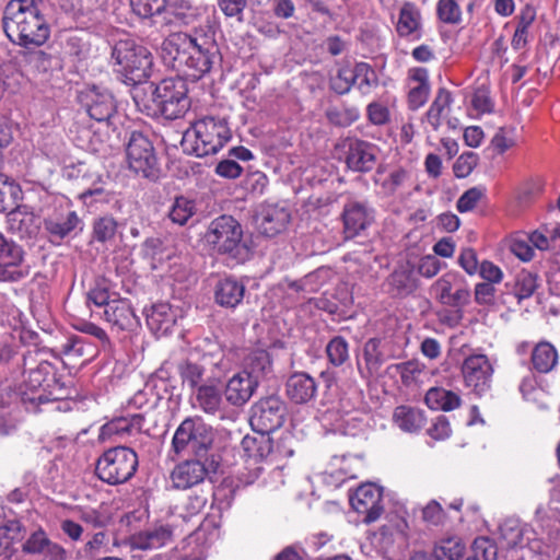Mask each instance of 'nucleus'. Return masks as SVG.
<instances>
[{
  "instance_id": "1",
  "label": "nucleus",
  "mask_w": 560,
  "mask_h": 560,
  "mask_svg": "<svg viewBox=\"0 0 560 560\" xmlns=\"http://www.w3.org/2000/svg\"><path fill=\"white\" fill-rule=\"evenodd\" d=\"M163 50L170 55L173 67L182 70L192 80L209 73L221 61L214 39L207 35L174 33L163 43Z\"/></svg>"
},
{
  "instance_id": "2",
  "label": "nucleus",
  "mask_w": 560,
  "mask_h": 560,
  "mask_svg": "<svg viewBox=\"0 0 560 560\" xmlns=\"http://www.w3.org/2000/svg\"><path fill=\"white\" fill-rule=\"evenodd\" d=\"M43 0H9L3 9L2 27L9 40L32 49L44 45L50 26L42 12Z\"/></svg>"
},
{
  "instance_id": "3",
  "label": "nucleus",
  "mask_w": 560,
  "mask_h": 560,
  "mask_svg": "<svg viewBox=\"0 0 560 560\" xmlns=\"http://www.w3.org/2000/svg\"><path fill=\"white\" fill-rule=\"evenodd\" d=\"M150 96L136 88L133 101L138 108L150 117L174 120L182 118L190 108L187 83L180 78H166L149 85Z\"/></svg>"
},
{
  "instance_id": "4",
  "label": "nucleus",
  "mask_w": 560,
  "mask_h": 560,
  "mask_svg": "<svg viewBox=\"0 0 560 560\" xmlns=\"http://www.w3.org/2000/svg\"><path fill=\"white\" fill-rule=\"evenodd\" d=\"M24 381L20 386L21 401L28 412L40 411V406L57 399L51 397L47 388L56 383V369L46 361L39 360L36 351H27L23 355Z\"/></svg>"
},
{
  "instance_id": "5",
  "label": "nucleus",
  "mask_w": 560,
  "mask_h": 560,
  "mask_svg": "<svg viewBox=\"0 0 560 560\" xmlns=\"http://www.w3.org/2000/svg\"><path fill=\"white\" fill-rule=\"evenodd\" d=\"M232 138L225 117L208 115L197 119L182 139L184 151L196 156L218 153Z\"/></svg>"
},
{
  "instance_id": "6",
  "label": "nucleus",
  "mask_w": 560,
  "mask_h": 560,
  "mask_svg": "<svg viewBox=\"0 0 560 560\" xmlns=\"http://www.w3.org/2000/svg\"><path fill=\"white\" fill-rule=\"evenodd\" d=\"M198 358L189 357L177 363V373L182 384L194 390L208 382H220L231 369V361L219 345Z\"/></svg>"
},
{
  "instance_id": "7",
  "label": "nucleus",
  "mask_w": 560,
  "mask_h": 560,
  "mask_svg": "<svg viewBox=\"0 0 560 560\" xmlns=\"http://www.w3.org/2000/svg\"><path fill=\"white\" fill-rule=\"evenodd\" d=\"M214 440L215 432L213 428L201 417H187L174 432L171 452L178 457L189 454L198 457H208Z\"/></svg>"
},
{
  "instance_id": "8",
  "label": "nucleus",
  "mask_w": 560,
  "mask_h": 560,
  "mask_svg": "<svg viewBox=\"0 0 560 560\" xmlns=\"http://www.w3.org/2000/svg\"><path fill=\"white\" fill-rule=\"evenodd\" d=\"M112 58L126 82L137 85L144 82L151 74L152 56L144 46L137 44L133 39L118 40L113 47Z\"/></svg>"
},
{
  "instance_id": "9",
  "label": "nucleus",
  "mask_w": 560,
  "mask_h": 560,
  "mask_svg": "<svg viewBox=\"0 0 560 560\" xmlns=\"http://www.w3.org/2000/svg\"><path fill=\"white\" fill-rule=\"evenodd\" d=\"M138 455L128 446L106 450L96 460L95 475L110 486L121 485L132 478L138 468Z\"/></svg>"
},
{
  "instance_id": "10",
  "label": "nucleus",
  "mask_w": 560,
  "mask_h": 560,
  "mask_svg": "<svg viewBox=\"0 0 560 560\" xmlns=\"http://www.w3.org/2000/svg\"><path fill=\"white\" fill-rule=\"evenodd\" d=\"M243 229L231 215H221L214 219L208 226L205 240L211 248L223 255L236 258L242 248Z\"/></svg>"
},
{
  "instance_id": "11",
  "label": "nucleus",
  "mask_w": 560,
  "mask_h": 560,
  "mask_svg": "<svg viewBox=\"0 0 560 560\" xmlns=\"http://www.w3.org/2000/svg\"><path fill=\"white\" fill-rule=\"evenodd\" d=\"M128 167L137 175L156 180L161 174L159 159L151 140L139 131H133L126 148Z\"/></svg>"
},
{
  "instance_id": "12",
  "label": "nucleus",
  "mask_w": 560,
  "mask_h": 560,
  "mask_svg": "<svg viewBox=\"0 0 560 560\" xmlns=\"http://www.w3.org/2000/svg\"><path fill=\"white\" fill-rule=\"evenodd\" d=\"M464 385L475 395L487 394L492 386L494 366L488 355L471 353L467 355L460 366Z\"/></svg>"
},
{
  "instance_id": "13",
  "label": "nucleus",
  "mask_w": 560,
  "mask_h": 560,
  "mask_svg": "<svg viewBox=\"0 0 560 560\" xmlns=\"http://www.w3.org/2000/svg\"><path fill=\"white\" fill-rule=\"evenodd\" d=\"M285 405L277 396L260 399L253 408L250 424L259 432L275 433L284 422Z\"/></svg>"
},
{
  "instance_id": "14",
  "label": "nucleus",
  "mask_w": 560,
  "mask_h": 560,
  "mask_svg": "<svg viewBox=\"0 0 560 560\" xmlns=\"http://www.w3.org/2000/svg\"><path fill=\"white\" fill-rule=\"evenodd\" d=\"M345 147L347 149L345 163L349 170L369 173L374 168L380 152L376 144L358 138H348Z\"/></svg>"
},
{
  "instance_id": "15",
  "label": "nucleus",
  "mask_w": 560,
  "mask_h": 560,
  "mask_svg": "<svg viewBox=\"0 0 560 560\" xmlns=\"http://www.w3.org/2000/svg\"><path fill=\"white\" fill-rule=\"evenodd\" d=\"M209 472V458L194 456L173 468L171 480L175 489L186 490L203 482Z\"/></svg>"
},
{
  "instance_id": "16",
  "label": "nucleus",
  "mask_w": 560,
  "mask_h": 560,
  "mask_svg": "<svg viewBox=\"0 0 560 560\" xmlns=\"http://www.w3.org/2000/svg\"><path fill=\"white\" fill-rule=\"evenodd\" d=\"M23 249L0 233V280L19 281L30 273L27 266H22Z\"/></svg>"
},
{
  "instance_id": "17",
  "label": "nucleus",
  "mask_w": 560,
  "mask_h": 560,
  "mask_svg": "<svg viewBox=\"0 0 560 560\" xmlns=\"http://www.w3.org/2000/svg\"><path fill=\"white\" fill-rule=\"evenodd\" d=\"M375 220V209L368 201L349 200L342 210L343 232L353 238Z\"/></svg>"
},
{
  "instance_id": "18",
  "label": "nucleus",
  "mask_w": 560,
  "mask_h": 560,
  "mask_svg": "<svg viewBox=\"0 0 560 560\" xmlns=\"http://www.w3.org/2000/svg\"><path fill=\"white\" fill-rule=\"evenodd\" d=\"M382 490L374 483H364L350 497V504L355 512L364 515L368 523L376 521L384 511Z\"/></svg>"
},
{
  "instance_id": "19",
  "label": "nucleus",
  "mask_w": 560,
  "mask_h": 560,
  "mask_svg": "<svg viewBox=\"0 0 560 560\" xmlns=\"http://www.w3.org/2000/svg\"><path fill=\"white\" fill-rule=\"evenodd\" d=\"M395 32L398 37L411 42L420 40L422 38V13L415 2H402L399 8L397 22L395 23Z\"/></svg>"
},
{
  "instance_id": "20",
  "label": "nucleus",
  "mask_w": 560,
  "mask_h": 560,
  "mask_svg": "<svg viewBox=\"0 0 560 560\" xmlns=\"http://www.w3.org/2000/svg\"><path fill=\"white\" fill-rule=\"evenodd\" d=\"M89 116L98 122H109L116 114V102L108 91L93 86L81 96Z\"/></svg>"
},
{
  "instance_id": "21",
  "label": "nucleus",
  "mask_w": 560,
  "mask_h": 560,
  "mask_svg": "<svg viewBox=\"0 0 560 560\" xmlns=\"http://www.w3.org/2000/svg\"><path fill=\"white\" fill-rule=\"evenodd\" d=\"M143 422L144 417L141 413L116 417L101 427L98 441L107 442L115 438H125L133 433H140Z\"/></svg>"
},
{
  "instance_id": "22",
  "label": "nucleus",
  "mask_w": 560,
  "mask_h": 560,
  "mask_svg": "<svg viewBox=\"0 0 560 560\" xmlns=\"http://www.w3.org/2000/svg\"><path fill=\"white\" fill-rule=\"evenodd\" d=\"M258 381L247 372H238L226 383L224 395L229 404L240 407L245 405L254 395Z\"/></svg>"
},
{
  "instance_id": "23",
  "label": "nucleus",
  "mask_w": 560,
  "mask_h": 560,
  "mask_svg": "<svg viewBox=\"0 0 560 560\" xmlns=\"http://www.w3.org/2000/svg\"><path fill=\"white\" fill-rule=\"evenodd\" d=\"M285 393L292 402L307 404L317 395V382L305 372H294L287 380Z\"/></svg>"
},
{
  "instance_id": "24",
  "label": "nucleus",
  "mask_w": 560,
  "mask_h": 560,
  "mask_svg": "<svg viewBox=\"0 0 560 560\" xmlns=\"http://www.w3.org/2000/svg\"><path fill=\"white\" fill-rule=\"evenodd\" d=\"M290 221V213L278 206L264 207L255 218L257 230L267 237H273L284 231Z\"/></svg>"
},
{
  "instance_id": "25",
  "label": "nucleus",
  "mask_w": 560,
  "mask_h": 560,
  "mask_svg": "<svg viewBox=\"0 0 560 560\" xmlns=\"http://www.w3.org/2000/svg\"><path fill=\"white\" fill-rule=\"evenodd\" d=\"M104 317L118 330H132L139 325V318L128 299H113L112 303L104 310Z\"/></svg>"
},
{
  "instance_id": "26",
  "label": "nucleus",
  "mask_w": 560,
  "mask_h": 560,
  "mask_svg": "<svg viewBox=\"0 0 560 560\" xmlns=\"http://www.w3.org/2000/svg\"><path fill=\"white\" fill-rule=\"evenodd\" d=\"M81 223V219L73 210H60L44 219V229L51 241H62L69 236Z\"/></svg>"
},
{
  "instance_id": "27",
  "label": "nucleus",
  "mask_w": 560,
  "mask_h": 560,
  "mask_svg": "<svg viewBox=\"0 0 560 560\" xmlns=\"http://www.w3.org/2000/svg\"><path fill=\"white\" fill-rule=\"evenodd\" d=\"M385 167L378 166L373 182L378 186V194L384 198H390L398 194V191L406 187L410 180V172L404 167H395L387 175H384Z\"/></svg>"
},
{
  "instance_id": "28",
  "label": "nucleus",
  "mask_w": 560,
  "mask_h": 560,
  "mask_svg": "<svg viewBox=\"0 0 560 560\" xmlns=\"http://www.w3.org/2000/svg\"><path fill=\"white\" fill-rule=\"evenodd\" d=\"M559 361L557 348L549 341L537 342L529 358V370L538 374H547L556 369Z\"/></svg>"
},
{
  "instance_id": "29",
  "label": "nucleus",
  "mask_w": 560,
  "mask_h": 560,
  "mask_svg": "<svg viewBox=\"0 0 560 560\" xmlns=\"http://www.w3.org/2000/svg\"><path fill=\"white\" fill-rule=\"evenodd\" d=\"M389 293L393 296L404 298L413 293L418 288V279L413 268L409 265H401L396 268L386 280Z\"/></svg>"
},
{
  "instance_id": "30",
  "label": "nucleus",
  "mask_w": 560,
  "mask_h": 560,
  "mask_svg": "<svg viewBox=\"0 0 560 560\" xmlns=\"http://www.w3.org/2000/svg\"><path fill=\"white\" fill-rule=\"evenodd\" d=\"M245 285L233 277L221 279L215 287V302L226 308H235L244 299Z\"/></svg>"
},
{
  "instance_id": "31",
  "label": "nucleus",
  "mask_w": 560,
  "mask_h": 560,
  "mask_svg": "<svg viewBox=\"0 0 560 560\" xmlns=\"http://www.w3.org/2000/svg\"><path fill=\"white\" fill-rule=\"evenodd\" d=\"M362 358L364 366L358 362L359 373L363 378H370L378 372L385 362L382 340L380 338H370L363 346Z\"/></svg>"
},
{
  "instance_id": "32",
  "label": "nucleus",
  "mask_w": 560,
  "mask_h": 560,
  "mask_svg": "<svg viewBox=\"0 0 560 560\" xmlns=\"http://www.w3.org/2000/svg\"><path fill=\"white\" fill-rule=\"evenodd\" d=\"M409 79L416 83L408 93V106L416 110L423 106L430 95L431 86L429 82V72L425 68H413L409 71Z\"/></svg>"
},
{
  "instance_id": "33",
  "label": "nucleus",
  "mask_w": 560,
  "mask_h": 560,
  "mask_svg": "<svg viewBox=\"0 0 560 560\" xmlns=\"http://www.w3.org/2000/svg\"><path fill=\"white\" fill-rule=\"evenodd\" d=\"M217 382H208L195 390L194 407L199 408L205 413L215 415L221 410L222 395L215 385Z\"/></svg>"
},
{
  "instance_id": "34",
  "label": "nucleus",
  "mask_w": 560,
  "mask_h": 560,
  "mask_svg": "<svg viewBox=\"0 0 560 560\" xmlns=\"http://www.w3.org/2000/svg\"><path fill=\"white\" fill-rule=\"evenodd\" d=\"M149 328L158 334L167 332L175 324V314L166 302L153 304L145 314Z\"/></svg>"
},
{
  "instance_id": "35",
  "label": "nucleus",
  "mask_w": 560,
  "mask_h": 560,
  "mask_svg": "<svg viewBox=\"0 0 560 560\" xmlns=\"http://www.w3.org/2000/svg\"><path fill=\"white\" fill-rule=\"evenodd\" d=\"M23 551L26 553H45L51 556L55 560H61L65 550L59 545L51 542L46 533L38 528L23 545Z\"/></svg>"
},
{
  "instance_id": "36",
  "label": "nucleus",
  "mask_w": 560,
  "mask_h": 560,
  "mask_svg": "<svg viewBox=\"0 0 560 560\" xmlns=\"http://www.w3.org/2000/svg\"><path fill=\"white\" fill-rule=\"evenodd\" d=\"M172 540V530L168 526H160L151 530L141 532L131 538L133 549H156Z\"/></svg>"
},
{
  "instance_id": "37",
  "label": "nucleus",
  "mask_w": 560,
  "mask_h": 560,
  "mask_svg": "<svg viewBox=\"0 0 560 560\" xmlns=\"http://www.w3.org/2000/svg\"><path fill=\"white\" fill-rule=\"evenodd\" d=\"M452 103V93L446 88H440L425 114L427 121L433 130L436 131L440 128L443 119L450 113Z\"/></svg>"
},
{
  "instance_id": "38",
  "label": "nucleus",
  "mask_w": 560,
  "mask_h": 560,
  "mask_svg": "<svg viewBox=\"0 0 560 560\" xmlns=\"http://www.w3.org/2000/svg\"><path fill=\"white\" fill-rule=\"evenodd\" d=\"M424 402L432 410L451 411L460 406L462 399L452 390L442 387H431L425 393Z\"/></svg>"
},
{
  "instance_id": "39",
  "label": "nucleus",
  "mask_w": 560,
  "mask_h": 560,
  "mask_svg": "<svg viewBox=\"0 0 560 560\" xmlns=\"http://www.w3.org/2000/svg\"><path fill=\"white\" fill-rule=\"evenodd\" d=\"M395 424L406 432L419 431L424 424V413L419 408L401 405L393 413Z\"/></svg>"
},
{
  "instance_id": "40",
  "label": "nucleus",
  "mask_w": 560,
  "mask_h": 560,
  "mask_svg": "<svg viewBox=\"0 0 560 560\" xmlns=\"http://www.w3.org/2000/svg\"><path fill=\"white\" fill-rule=\"evenodd\" d=\"M22 189L14 179L0 173V212H12L20 207Z\"/></svg>"
},
{
  "instance_id": "41",
  "label": "nucleus",
  "mask_w": 560,
  "mask_h": 560,
  "mask_svg": "<svg viewBox=\"0 0 560 560\" xmlns=\"http://www.w3.org/2000/svg\"><path fill=\"white\" fill-rule=\"evenodd\" d=\"M272 371V362L267 350L256 349L248 353L244 361V370L258 382Z\"/></svg>"
},
{
  "instance_id": "42",
  "label": "nucleus",
  "mask_w": 560,
  "mask_h": 560,
  "mask_svg": "<svg viewBox=\"0 0 560 560\" xmlns=\"http://www.w3.org/2000/svg\"><path fill=\"white\" fill-rule=\"evenodd\" d=\"M510 293L514 295L518 303L529 299L538 288V277L527 270H521L516 273L512 283H506Z\"/></svg>"
},
{
  "instance_id": "43",
  "label": "nucleus",
  "mask_w": 560,
  "mask_h": 560,
  "mask_svg": "<svg viewBox=\"0 0 560 560\" xmlns=\"http://www.w3.org/2000/svg\"><path fill=\"white\" fill-rule=\"evenodd\" d=\"M270 433L260 432L259 436H245L242 440V445L249 457L272 462V435Z\"/></svg>"
},
{
  "instance_id": "44",
  "label": "nucleus",
  "mask_w": 560,
  "mask_h": 560,
  "mask_svg": "<svg viewBox=\"0 0 560 560\" xmlns=\"http://www.w3.org/2000/svg\"><path fill=\"white\" fill-rule=\"evenodd\" d=\"M196 211L197 206L195 200L185 196H178L174 199L167 217L174 224L183 226L196 214Z\"/></svg>"
},
{
  "instance_id": "45",
  "label": "nucleus",
  "mask_w": 560,
  "mask_h": 560,
  "mask_svg": "<svg viewBox=\"0 0 560 560\" xmlns=\"http://www.w3.org/2000/svg\"><path fill=\"white\" fill-rule=\"evenodd\" d=\"M465 546L457 537L441 539L434 547L433 557L439 560H459L464 556Z\"/></svg>"
},
{
  "instance_id": "46",
  "label": "nucleus",
  "mask_w": 560,
  "mask_h": 560,
  "mask_svg": "<svg viewBox=\"0 0 560 560\" xmlns=\"http://www.w3.org/2000/svg\"><path fill=\"white\" fill-rule=\"evenodd\" d=\"M354 86L361 94H370L377 85L378 80L374 69L366 62H357L354 66Z\"/></svg>"
},
{
  "instance_id": "47",
  "label": "nucleus",
  "mask_w": 560,
  "mask_h": 560,
  "mask_svg": "<svg viewBox=\"0 0 560 560\" xmlns=\"http://www.w3.org/2000/svg\"><path fill=\"white\" fill-rule=\"evenodd\" d=\"M327 120L336 127H349L359 118V112L354 107L332 106L327 108Z\"/></svg>"
},
{
  "instance_id": "48",
  "label": "nucleus",
  "mask_w": 560,
  "mask_h": 560,
  "mask_svg": "<svg viewBox=\"0 0 560 560\" xmlns=\"http://www.w3.org/2000/svg\"><path fill=\"white\" fill-rule=\"evenodd\" d=\"M117 228L118 223L113 217L97 218L93 222V238L100 243L112 242L116 236Z\"/></svg>"
},
{
  "instance_id": "49",
  "label": "nucleus",
  "mask_w": 560,
  "mask_h": 560,
  "mask_svg": "<svg viewBox=\"0 0 560 560\" xmlns=\"http://www.w3.org/2000/svg\"><path fill=\"white\" fill-rule=\"evenodd\" d=\"M328 361L334 366H341L349 360V345L341 336L334 337L326 346Z\"/></svg>"
},
{
  "instance_id": "50",
  "label": "nucleus",
  "mask_w": 560,
  "mask_h": 560,
  "mask_svg": "<svg viewBox=\"0 0 560 560\" xmlns=\"http://www.w3.org/2000/svg\"><path fill=\"white\" fill-rule=\"evenodd\" d=\"M272 435V462L291 457L294 453L295 439L290 432Z\"/></svg>"
},
{
  "instance_id": "51",
  "label": "nucleus",
  "mask_w": 560,
  "mask_h": 560,
  "mask_svg": "<svg viewBox=\"0 0 560 560\" xmlns=\"http://www.w3.org/2000/svg\"><path fill=\"white\" fill-rule=\"evenodd\" d=\"M436 16L445 24L457 25L462 22V10L456 0H439Z\"/></svg>"
},
{
  "instance_id": "52",
  "label": "nucleus",
  "mask_w": 560,
  "mask_h": 560,
  "mask_svg": "<svg viewBox=\"0 0 560 560\" xmlns=\"http://www.w3.org/2000/svg\"><path fill=\"white\" fill-rule=\"evenodd\" d=\"M471 557L467 560H497L498 547L488 537H477L471 545Z\"/></svg>"
},
{
  "instance_id": "53",
  "label": "nucleus",
  "mask_w": 560,
  "mask_h": 560,
  "mask_svg": "<svg viewBox=\"0 0 560 560\" xmlns=\"http://www.w3.org/2000/svg\"><path fill=\"white\" fill-rule=\"evenodd\" d=\"M130 5L139 18L149 19L161 14L167 5V0H130Z\"/></svg>"
},
{
  "instance_id": "54",
  "label": "nucleus",
  "mask_w": 560,
  "mask_h": 560,
  "mask_svg": "<svg viewBox=\"0 0 560 560\" xmlns=\"http://www.w3.org/2000/svg\"><path fill=\"white\" fill-rule=\"evenodd\" d=\"M354 68L345 66L338 69L337 74L330 80V88L337 94H347L354 86Z\"/></svg>"
},
{
  "instance_id": "55",
  "label": "nucleus",
  "mask_w": 560,
  "mask_h": 560,
  "mask_svg": "<svg viewBox=\"0 0 560 560\" xmlns=\"http://www.w3.org/2000/svg\"><path fill=\"white\" fill-rule=\"evenodd\" d=\"M24 537L23 525L18 520H8L0 524V546L8 547Z\"/></svg>"
},
{
  "instance_id": "56",
  "label": "nucleus",
  "mask_w": 560,
  "mask_h": 560,
  "mask_svg": "<svg viewBox=\"0 0 560 560\" xmlns=\"http://www.w3.org/2000/svg\"><path fill=\"white\" fill-rule=\"evenodd\" d=\"M462 275L447 272L443 275L433 285L439 301L445 305V301L452 295Z\"/></svg>"
},
{
  "instance_id": "57",
  "label": "nucleus",
  "mask_w": 560,
  "mask_h": 560,
  "mask_svg": "<svg viewBox=\"0 0 560 560\" xmlns=\"http://www.w3.org/2000/svg\"><path fill=\"white\" fill-rule=\"evenodd\" d=\"M392 368L400 375L404 385L408 386L423 372L424 365L417 360L406 361L399 364H395Z\"/></svg>"
},
{
  "instance_id": "58",
  "label": "nucleus",
  "mask_w": 560,
  "mask_h": 560,
  "mask_svg": "<svg viewBox=\"0 0 560 560\" xmlns=\"http://www.w3.org/2000/svg\"><path fill=\"white\" fill-rule=\"evenodd\" d=\"M479 162V156L472 151L462 153L453 165L454 175L457 178L467 177Z\"/></svg>"
},
{
  "instance_id": "59",
  "label": "nucleus",
  "mask_w": 560,
  "mask_h": 560,
  "mask_svg": "<svg viewBox=\"0 0 560 560\" xmlns=\"http://www.w3.org/2000/svg\"><path fill=\"white\" fill-rule=\"evenodd\" d=\"M217 4L225 18H234L237 22L244 21V11L247 7V0H217Z\"/></svg>"
},
{
  "instance_id": "60",
  "label": "nucleus",
  "mask_w": 560,
  "mask_h": 560,
  "mask_svg": "<svg viewBox=\"0 0 560 560\" xmlns=\"http://www.w3.org/2000/svg\"><path fill=\"white\" fill-rule=\"evenodd\" d=\"M502 539L510 548L517 547L523 541V532L521 526L514 521H506L500 526Z\"/></svg>"
},
{
  "instance_id": "61",
  "label": "nucleus",
  "mask_w": 560,
  "mask_h": 560,
  "mask_svg": "<svg viewBox=\"0 0 560 560\" xmlns=\"http://www.w3.org/2000/svg\"><path fill=\"white\" fill-rule=\"evenodd\" d=\"M446 518V514L441 506V504L431 500L423 509H422V520L432 526H439L444 523Z\"/></svg>"
},
{
  "instance_id": "62",
  "label": "nucleus",
  "mask_w": 560,
  "mask_h": 560,
  "mask_svg": "<svg viewBox=\"0 0 560 560\" xmlns=\"http://www.w3.org/2000/svg\"><path fill=\"white\" fill-rule=\"evenodd\" d=\"M470 301V291L463 276H460L459 281L457 282L454 292L445 301V305L452 307H463L467 305Z\"/></svg>"
},
{
  "instance_id": "63",
  "label": "nucleus",
  "mask_w": 560,
  "mask_h": 560,
  "mask_svg": "<svg viewBox=\"0 0 560 560\" xmlns=\"http://www.w3.org/2000/svg\"><path fill=\"white\" fill-rule=\"evenodd\" d=\"M483 196V191L478 187L466 190L457 200L456 209L464 213L471 211Z\"/></svg>"
},
{
  "instance_id": "64",
  "label": "nucleus",
  "mask_w": 560,
  "mask_h": 560,
  "mask_svg": "<svg viewBox=\"0 0 560 560\" xmlns=\"http://www.w3.org/2000/svg\"><path fill=\"white\" fill-rule=\"evenodd\" d=\"M330 270L328 268H318L305 276L306 293H315L328 281Z\"/></svg>"
}]
</instances>
